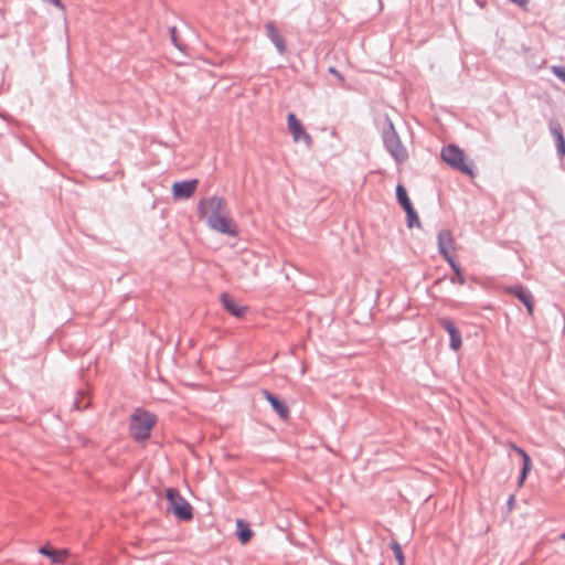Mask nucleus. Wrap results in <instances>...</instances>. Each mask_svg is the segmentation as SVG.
Masks as SVG:
<instances>
[{
	"instance_id": "1",
	"label": "nucleus",
	"mask_w": 565,
	"mask_h": 565,
	"mask_svg": "<svg viewBox=\"0 0 565 565\" xmlns=\"http://www.w3.org/2000/svg\"><path fill=\"white\" fill-rule=\"evenodd\" d=\"M198 214L213 231L228 236L237 234V226L231 218L227 203L223 198L210 196L200 200Z\"/></svg>"
},
{
	"instance_id": "14",
	"label": "nucleus",
	"mask_w": 565,
	"mask_h": 565,
	"mask_svg": "<svg viewBox=\"0 0 565 565\" xmlns=\"http://www.w3.org/2000/svg\"><path fill=\"white\" fill-rule=\"evenodd\" d=\"M510 448L513 451H515L518 455H520L522 458V469H521L520 478H519V486L521 487L523 484L524 480L526 479L529 472L532 469V461H531V458L527 455V452L524 449H522L521 447L511 443Z\"/></svg>"
},
{
	"instance_id": "2",
	"label": "nucleus",
	"mask_w": 565,
	"mask_h": 565,
	"mask_svg": "<svg viewBox=\"0 0 565 565\" xmlns=\"http://www.w3.org/2000/svg\"><path fill=\"white\" fill-rule=\"evenodd\" d=\"M157 423V416L141 407L135 409L130 417L129 433L135 441H145L150 437Z\"/></svg>"
},
{
	"instance_id": "4",
	"label": "nucleus",
	"mask_w": 565,
	"mask_h": 565,
	"mask_svg": "<svg viewBox=\"0 0 565 565\" xmlns=\"http://www.w3.org/2000/svg\"><path fill=\"white\" fill-rule=\"evenodd\" d=\"M387 129L384 131L383 138L386 149L390 151L392 157L398 162L402 163L407 160L408 153L406 148L402 145L393 122L390 118H386Z\"/></svg>"
},
{
	"instance_id": "26",
	"label": "nucleus",
	"mask_w": 565,
	"mask_h": 565,
	"mask_svg": "<svg viewBox=\"0 0 565 565\" xmlns=\"http://www.w3.org/2000/svg\"><path fill=\"white\" fill-rule=\"evenodd\" d=\"M78 393L81 394V398H85V397H90L92 391H89V390L78 391Z\"/></svg>"
},
{
	"instance_id": "22",
	"label": "nucleus",
	"mask_w": 565,
	"mask_h": 565,
	"mask_svg": "<svg viewBox=\"0 0 565 565\" xmlns=\"http://www.w3.org/2000/svg\"><path fill=\"white\" fill-rule=\"evenodd\" d=\"M405 212L407 214L409 227H413L415 224L419 225V218H418L413 205H411V210H405Z\"/></svg>"
},
{
	"instance_id": "30",
	"label": "nucleus",
	"mask_w": 565,
	"mask_h": 565,
	"mask_svg": "<svg viewBox=\"0 0 565 565\" xmlns=\"http://www.w3.org/2000/svg\"><path fill=\"white\" fill-rule=\"evenodd\" d=\"M172 33L174 34V30L172 31ZM172 40H173L174 44L177 45V38L174 35L172 36Z\"/></svg>"
},
{
	"instance_id": "19",
	"label": "nucleus",
	"mask_w": 565,
	"mask_h": 565,
	"mask_svg": "<svg viewBox=\"0 0 565 565\" xmlns=\"http://www.w3.org/2000/svg\"><path fill=\"white\" fill-rule=\"evenodd\" d=\"M396 196L404 210H411V200L407 195L405 188L402 184H398L396 186Z\"/></svg>"
},
{
	"instance_id": "18",
	"label": "nucleus",
	"mask_w": 565,
	"mask_h": 565,
	"mask_svg": "<svg viewBox=\"0 0 565 565\" xmlns=\"http://www.w3.org/2000/svg\"><path fill=\"white\" fill-rule=\"evenodd\" d=\"M236 526H237V537H238L239 542L242 544L248 543L253 536V531L250 530L249 525L243 520H237Z\"/></svg>"
},
{
	"instance_id": "13",
	"label": "nucleus",
	"mask_w": 565,
	"mask_h": 565,
	"mask_svg": "<svg viewBox=\"0 0 565 565\" xmlns=\"http://www.w3.org/2000/svg\"><path fill=\"white\" fill-rule=\"evenodd\" d=\"M510 448L513 451H515L518 455H520L522 458V469H521L520 478H519V486L521 487L523 484L524 480L526 479L529 472L532 469V461H531V458L527 455V452L524 449H522L521 447L511 443Z\"/></svg>"
},
{
	"instance_id": "3",
	"label": "nucleus",
	"mask_w": 565,
	"mask_h": 565,
	"mask_svg": "<svg viewBox=\"0 0 565 565\" xmlns=\"http://www.w3.org/2000/svg\"><path fill=\"white\" fill-rule=\"evenodd\" d=\"M167 512H171L180 521H191L193 519L192 505L180 494L175 488L166 490Z\"/></svg>"
},
{
	"instance_id": "16",
	"label": "nucleus",
	"mask_w": 565,
	"mask_h": 565,
	"mask_svg": "<svg viewBox=\"0 0 565 565\" xmlns=\"http://www.w3.org/2000/svg\"><path fill=\"white\" fill-rule=\"evenodd\" d=\"M266 32H267V35L270 39V41L277 47L278 52L280 54H284L286 52L285 40H284L282 35L280 34V32L278 31V29L276 28L274 22H268L266 24Z\"/></svg>"
},
{
	"instance_id": "27",
	"label": "nucleus",
	"mask_w": 565,
	"mask_h": 565,
	"mask_svg": "<svg viewBox=\"0 0 565 565\" xmlns=\"http://www.w3.org/2000/svg\"><path fill=\"white\" fill-rule=\"evenodd\" d=\"M513 504H514V497H513V495H511V497L509 498V500H508V505H509L510 508H512V507H513Z\"/></svg>"
},
{
	"instance_id": "29",
	"label": "nucleus",
	"mask_w": 565,
	"mask_h": 565,
	"mask_svg": "<svg viewBox=\"0 0 565 565\" xmlns=\"http://www.w3.org/2000/svg\"><path fill=\"white\" fill-rule=\"evenodd\" d=\"M330 72L332 74H334V76H339L340 77L339 73L333 67L330 68Z\"/></svg>"
},
{
	"instance_id": "20",
	"label": "nucleus",
	"mask_w": 565,
	"mask_h": 565,
	"mask_svg": "<svg viewBox=\"0 0 565 565\" xmlns=\"http://www.w3.org/2000/svg\"><path fill=\"white\" fill-rule=\"evenodd\" d=\"M552 134L556 138V142H557L556 146H557V150H558L559 154L562 157L565 156V139L561 131V128H558V127L552 128Z\"/></svg>"
},
{
	"instance_id": "28",
	"label": "nucleus",
	"mask_w": 565,
	"mask_h": 565,
	"mask_svg": "<svg viewBox=\"0 0 565 565\" xmlns=\"http://www.w3.org/2000/svg\"><path fill=\"white\" fill-rule=\"evenodd\" d=\"M330 72L332 74H334V76H339L340 77L339 73L333 67L330 68Z\"/></svg>"
},
{
	"instance_id": "24",
	"label": "nucleus",
	"mask_w": 565,
	"mask_h": 565,
	"mask_svg": "<svg viewBox=\"0 0 565 565\" xmlns=\"http://www.w3.org/2000/svg\"><path fill=\"white\" fill-rule=\"evenodd\" d=\"M552 72L556 75L562 82L565 83V67L553 66Z\"/></svg>"
},
{
	"instance_id": "12",
	"label": "nucleus",
	"mask_w": 565,
	"mask_h": 565,
	"mask_svg": "<svg viewBox=\"0 0 565 565\" xmlns=\"http://www.w3.org/2000/svg\"><path fill=\"white\" fill-rule=\"evenodd\" d=\"M510 448L513 451H515L518 455H520L522 458V469H521L520 478H519V486L521 487L523 484L524 480L526 479L529 472L532 469V461H531V458L527 455V452L524 449H522L521 447L511 443Z\"/></svg>"
},
{
	"instance_id": "9",
	"label": "nucleus",
	"mask_w": 565,
	"mask_h": 565,
	"mask_svg": "<svg viewBox=\"0 0 565 565\" xmlns=\"http://www.w3.org/2000/svg\"><path fill=\"white\" fill-rule=\"evenodd\" d=\"M198 185L199 181L196 179L182 182H174L171 189L173 198L177 200L190 199L195 193Z\"/></svg>"
},
{
	"instance_id": "21",
	"label": "nucleus",
	"mask_w": 565,
	"mask_h": 565,
	"mask_svg": "<svg viewBox=\"0 0 565 565\" xmlns=\"http://www.w3.org/2000/svg\"><path fill=\"white\" fill-rule=\"evenodd\" d=\"M391 548L393 551L394 557L398 562V565H405V557L401 544L396 541H392Z\"/></svg>"
},
{
	"instance_id": "7",
	"label": "nucleus",
	"mask_w": 565,
	"mask_h": 565,
	"mask_svg": "<svg viewBox=\"0 0 565 565\" xmlns=\"http://www.w3.org/2000/svg\"><path fill=\"white\" fill-rule=\"evenodd\" d=\"M438 248L448 263L454 262L456 245L450 231L445 230L438 234Z\"/></svg>"
},
{
	"instance_id": "10",
	"label": "nucleus",
	"mask_w": 565,
	"mask_h": 565,
	"mask_svg": "<svg viewBox=\"0 0 565 565\" xmlns=\"http://www.w3.org/2000/svg\"><path fill=\"white\" fill-rule=\"evenodd\" d=\"M220 299H221V302H222L224 309L236 318H243L246 315V312L248 311L247 306L239 305L228 294H222Z\"/></svg>"
},
{
	"instance_id": "15",
	"label": "nucleus",
	"mask_w": 565,
	"mask_h": 565,
	"mask_svg": "<svg viewBox=\"0 0 565 565\" xmlns=\"http://www.w3.org/2000/svg\"><path fill=\"white\" fill-rule=\"evenodd\" d=\"M39 553L41 555L49 557L52 561V563H55V564H63L70 554L68 551L65 548L54 550L49 545L41 546L39 548Z\"/></svg>"
},
{
	"instance_id": "6",
	"label": "nucleus",
	"mask_w": 565,
	"mask_h": 565,
	"mask_svg": "<svg viewBox=\"0 0 565 565\" xmlns=\"http://www.w3.org/2000/svg\"><path fill=\"white\" fill-rule=\"evenodd\" d=\"M287 126L288 130L292 136V140L298 143L302 142L308 148L312 146V138L311 136L306 131L301 121L296 117L295 114H289L287 116Z\"/></svg>"
},
{
	"instance_id": "23",
	"label": "nucleus",
	"mask_w": 565,
	"mask_h": 565,
	"mask_svg": "<svg viewBox=\"0 0 565 565\" xmlns=\"http://www.w3.org/2000/svg\"><path fill=\"white\" fill-rule=\"evenodd\" d=\"M448 264H449V265L451 266V268L454 269V271H455V274H456V279H457V281H458L459 284H461V285H462V284L465 282V278H463V275H462V273H461V270H460L459 266L455 263V260H454V262H450V263H448Z\"/></svg>"
},
{
	"instance_id": "11",
	"label": "nucleus",
	"mask_w": 565,
	"mask_h": 565,
	"mask_svg": "<svg viewBox=\"0 0 565 565\" xmlns=\"http://www.w3.org/2000/svg\"><path fill=\"white\" fill-rule=\"evenodd\" d=\"M440 326L447 331L450 338V348L454 351H458L462 345L461 333L455 326V323L449 319H440Z\"/></svg>"
},
{
	"instance_id": "8",
	"label": "nucleus",
	"mask_w": 565,
	"mask_h": 565,
	"mask_svg": "<svg viewBox=\"0 0 565 565\" xmlns=\"http://www.w3.org/2000/svg\"><path fill=\"white\" fill-rule=\"evenodd\" d=\"M264 397L268 401L274 412L279 416L281 420H287L290 416V411L287 402L273 393L271 391H262Z\"/></svg>"
},
{
	"instance_id": "17",
	"label": "nucleus",
	"mask_w": 565,
	"mask_h": 565,
	"mask_svg": "<svg viewBox=\"0 0 565 565\" xmlns=\"http://www.w3.org/2000/svg\"><path fill=\"white\" fill-rule=\"evenodd\" d=\"M510 292L514 295L518 299H520L526 307L527 312L533 315L534 311V302L532 295L522 286H516L510 289Z\"/></svg>"
},
{
	"instance_id": "5",
	"label": "nucleus",
	"mask_w": 565,
	"mask_h": 565,
	"mask_svg": "<svg viewBox=\"0 0 565 565\" xmlns=\"http://www.w3.org/2000/svg\"><path fill=\"white\" fill-rule=\"evenodd\" d=\"M441 158L454 169L460 172L472 175L471 166L468 163L465 152L457 146L449 145L441 151Z\"/></svg>"
},
{
	"instance_id": "25",
	"label": "nucleus",
	"mask_w": 565,
	"mask_h": 565,
	"mask_svg": "<svg viewBox=\"0 0 565 565\" xmlns=\"http://www.w3.org/2000/svg\"><path fill=\"white\" fill-rule=\"evenodd\" d=\"M81 403H82V401H81V399H75V402H74V408H75V409H82V408H86V407H88V405H89V402H87L84 406H82V404H81Z\"/></svg>"
},
{
	"instance_id": "31",
	"label": "nucleus",
	"mask_w": 565,
	"mask_h": 565,
	"mask_svg": "<svg viewBox=\"0 0 565 565\" xmlns=\"http://www.w3.org/2000/svg\"><path fill=\"white\" fill-rule=\"evenodd\" d=\"M559 539L564 540L565 541V532H563L561 535H559Z\"/></svg>"
}]
</instances>
